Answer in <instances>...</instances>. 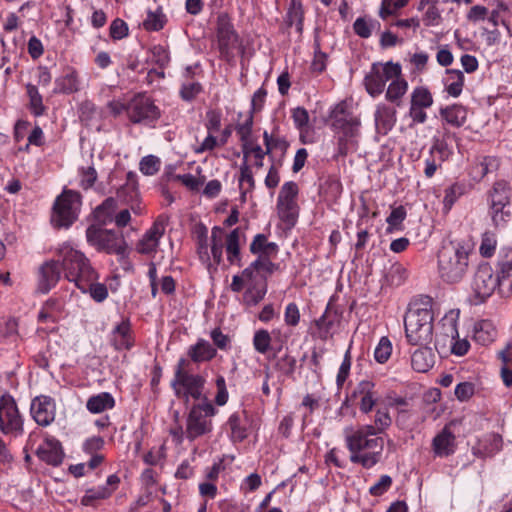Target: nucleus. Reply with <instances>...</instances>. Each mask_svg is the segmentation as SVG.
I'll list each match as a JSON object with an SVG mask.
<instances>
[{"label": "nucleus", "mask_w": 512, "mask_h": 512, "mask_svg": "<svg viewBox=\"0 0 512 512\" xmlns=\"http://www.w3.org/2000/svg\"><path fill=\"white\" fill-rule=\"evenodd\" d=\"M272 336L269 331L259 329L255 331L253 336V347L260 354H266L270 349Z\"/></svg>", "instance_id": "4d7b16f0"}, {"label": "nucleus", "mask_w": 512, "mask_h": 512, "mask_svg": "<svg viewBox=\"0 0 512 512\" xmlns=\"http://www.w3.org/2000/svg\"><path fill=\"white\" fill-rule=\"evenodd\" d=\"M216 30L219 47L223 52L227 53L229 50L236 47L238 43V35L234 30L230 17L227 14L222 13L218 15Z\"/></svg>", "instance_id": "412c9836"}, {"label": "nucleus", "mask_w": 512, "mask_h": 512, "mask_svg": "<svg viewBox=\"0 0 512 512\" xmlns=\"http://www.w3.org/2000/svg\"><path fill=\"white\" fill-rule=\"evenodd\" d=\"M278 246L274 242H268L263 234H257L250 244V251L260 256H270L277 253Z\"/></svg>", "instance_id": "c03bdc74"}, {"label": "nucleus", "mask_w": 512, "mask_h": 512, "mask_svg": "<svg viewBox=\"0 0 512 512\" xmlns=\"http://www.w3.org/2000/svg\"><path fill=\"white\" fill-rule=\"evenodd\" d=\"M439 0H419L417 10L422 12V22L427 27L439 26L442 22V11L438 7Z\"/></svg>", "instance_id": "c756f323"}, {"label": "nucleus", "mask_w": 512, "mask_h": 512, "mask_svg": "<svg viewBox=\"0 0 512 512\" xmlns=\"http://www.w3.org/2000/svg\"><path fill=\"white\" fill-rule=\"evenodd\" d=\"M435 363V355L429 345L420 346L411 356L412 368L421 373L428 372Z\"/></svg>", "instance_id": "7c9ffc66"}, {"label": "nucleus", "mask_w": 512, "mask_h": 512, "mask_svg": "<svg viewBox=\"0 0 512 512\" xmlns=\"http://www.w3.org/2000/svg\"><path fill=\"white\" fill-rule=\"evenodd\" d=\"M86 239L87 242L98 251L116 255L125 254L126 242L122 235L113 230L90 225L86 230Z\"/></svg>", "instance_id": "f8f14e48"}, {"label": "nucleus", "mask_w": 512, "mask_h": 512, "mask_svg": "<svg viewBox=\"0 0 512 512\" xmlns=\"http://www.w3.org/2000/svg\"><path fill=\"white\" fill-rule=\"evenodd\" d=\"M442 336L444 337L443 345L446 344V340L453 341L459 336L457 328V318L451 312L446 314L441 320Z\"/></svg>", "instance_id": "de8ad7c7"}, {"label": "nucleus", "mask_w": 512, "mask_h": 512, "mask_svg": "<svg viewBox=\"0 0 512 512\" xmlns=\"http://www.w3.org/2000/svg\"><path fill=\"white\" fill-rule=\"evenodd\" d=\"M26 90L29 97V105L32 113L35 116H41L45 111V106L43 105V99L37 87L29 83L26 85Z\"/></svg>", "instance_id": "864d4df0"}, {"label": "nucleus", "mask_w": 512, "mask_h": 512, "mask_svg": "<svg viewBox=\"0 0 512 512\" xmlns=\"http://www.w3.org/2000/svg\"><path fill=\"white\" fill-rule=\"evenodd\" d=\"M489 216L495 227H505L512 218L510 189L506 182H496L490 193Z\"/></svg>", "instance_id": "9b49d317"}, {"label": "nucleus", "mask_w": 512, "mask_h": 512, "mask_svg": "<svg viewBox=\"0 0 512 512\" xmlns=\"http://www.w3.org/2000/svg\"><path fill=\"white\" fill-rule=\"evenodd\" d=\"M228 426L234 440L242 441L247 437L246 428L242 425L240 416L237 413H234L229 417Z\"/></svg>", "instance_id": "e2e57ef3"}, {"label": "nucleus", "mask_w": 512, "mask_h": 512, "mask_svg": "<svg viewBox=\"0 0 512 512\" xmlns=\"http://www.w3.org/2000/svg\"><path fill=\"white\" fill-rule=\"evenodd\" d=\"M410 103L427 109L433 105V96L426 87L419 86L413 89Z\"/></svg>", "instance_id": "3c124183"}, {"label": "nucleus", "mask_w": 512, "mask_h": 512, "mask_svg": "<svg viewBox=\"0 0 512 512\" xmlns=\"http://www.w3.org/2000/svg\"><path fill=\"white\" fill-rule=\"evenodd\" d=\"M283 321L288 328H295L299 325L301 321V313L295 302H289L285 306Z\"/></svg>", "instance_id": "13d9d810"}, {"label": "nucleus", "mask_w": 512, "mask_h": 512, "mask_svg": "<svg viewBox=\"0 0 512 512\" xmlns=\"http://www.w3.org/2000/svg\"><path fill=\"white\" fill-rule=\"evenodd\" d=\"M127 116L132 123L151 125L160 118V110L150 98L137 95L127 104Z\"/></svg>", "instance_id": "dca6fc26"}, {"label": "nucleus", "mask_w": 512, "mask_h": 512, "mask_svg": "<svg viewBox=\"0 0 512 512\" xmlns=\"http://www.w3.org/2000/svg\"><path fill=\"white\" fill-rule=\"evenodd\" d=\"M62 304L58 300L49 299L45 302L42 309L38 314L39 322L46 323L52 322L56 323L59 321L62 313Z\"/></svg>", "instance_id": "58836bf2"}, {"label": "nucleus", "mask_w": 512, "mask_h": 512, "mask_svg": "<svg viewBox=\"0 0 512 512\" xmlns=\"http://www.w3.org/2000/svg\"><path fill=\"white\" fill-rule=\"evenodd\" d=\"M244 288L243 303L255 306L267 293L266 276L250 264L241 274L234 275L230 284V289L236 293Z\"/></svg>", "instance_id": "423d86ee"}, {"label": "nucleus", "mask_w": 512, "mask_h": 512, "mask_svg": "<svg viewBox=\"0 0 512 512\" xmlns=\"http://www.w3.org/2000/svg\"><path fill=\"white\" fill-rule=\"evenodd\" d=\"M166 21V17L160 7L156 10H148L147 16L143 21V28L147 31H158L163 28Z\"/></svg>", "instance_id": "49530a36"}, {"label": "nucleus", "mask_w": 512, "mask_h": 512, "mask_svg": "<svg viewBox=\"0 0 512 512\" xmlns=\"http://www.w3.org/2000/svg\"><path fill=\"white\" fill-rule=\"evenodd\" d=\"M392 353V343L387 337H382L375 350H374V358L375 360L383 364L385 363L391 356Z\"/></svg>", "instance_id": "680f3d73"}, {"label": "nucleus", "mask_w": 512, "mask_h": 512, "mask_svg": "<svg viewBox=\"0 0 512 512\" xmlns=\"http://www.w3.org/2000/svg\"><path fill=\"white\" fill-rule=\"evenodd\" d=\"M298 186L289 181L283 184L277 198V214L288 228L293 227L298 219L299 206L297 204Z\"/></svg>", "instance_id": "4468645a"}, {"label": "nucleus", "mask_w": 512, "mask_h": 512, "mask_svg": "<svg viewBox=\"0 0 512 512\" xmlns=\"http://www.w3.org/2000/svg\"><path fill=\"white\" fill-rule=\"evenodd\" d=\"M380 26L379 22L370 18L358 17L354 24L353 29L356 35L361 38H369L374 29Z\"/></svg>", "instance_id": "8fccbe9b"}, {"label": "nucleus", "mask_w": 512, "mask_h": 512, "mask_svg": "<svg viewBox=\"0 0 512 512\" xmlns=\"http://www.w3.org/2000/svg\"><path fill=\"white\" fill-rule=\"evenodd\" d=\"M252 126H253V117L249 115L242 123H239L236 126V132L241 141V147H247V145L253 143L251 140L252 134Z\"/></svg>", "instance_id": "bf43d9fd"}, {"label": "nucleus", "mask_w": 512, "mask_h": 512, "mask_svg": "<svg viewBox=\"0 0 512 512\" xmlns=\"http://www.w3.org/2000/svg\"><path fill=\"white\" fill-rule=\"evenodd\" d=\"M130 322L123 320L112 331V342L117 350L129 349L132 346Z\"/></svg>", "instance_id": "4c0bfd02"}, {"label": "nucleus", "mask_w": 512, "mask_h": 512, "mask_svg": "<svg viewBox=\"0 0 512 512\" xmlns=\"http://www.w3.org/2000/svg\"><path fill=\"white\" fill-rule=\"evenodd\" d=\"M61 260L65 278L74 282L77 287L87 285L89 281L98 280L97 271L92 267L90 260L83 252L74 248L70 243L64 242L56 249Z\"/></svg>", "instance_id": "39448f33"}, {"label": "nucleus", "mask_w": 512, "mask_h": 512, "mask_svg": "<svg viewBox=\"0 0 512 512\" xmlns=\"http://www.w3.org/2000/svg\"><path fill=\"white\" fill-rule=\"evenodd\" d=\"M407 90V81L403 79L401 75L397 76V78L390 80V84L387 88L385 98L386 100L395 103L396 105H400V101L402 97L406 94Z\"/></svg>", "instance_id": "ea45409f"}, {"label": "nucleus", "mask_w": 512, "mask_h": 512, "mask_svg": "<svg viewBox=\"0 0 512 512\" xmlns=\"http://www.w3.org/2000/svg\"><path fill=\"white\" fill-rule=\"evenodd\" d=\"M392 424V418L390 416L388 407H378L376 409L373 423L364 425L366 430L370 432V434H382L384 433Z\"/></svg>", "instance_id": "c9c22d12"}, {"label": "nucleus", "mask_w": 512, "mask_h": 512, "mask_svg": "<svg viewBox=\"0 0 512 512\" xmlns=\"http://www.w3.org/2000/svg\"><path fill=\"white\" fill-rule=\"evenodd\" d=\"M81 208V195L73 190H64L53 205L51 223L56 228H68L78 218Z\"/></svg>", "instance_id": "9d476101"}, {"label": "nucleus", "mask_w": 512, "mask_h": 512, "mask_svg": "<svg viewBox=\"0 0 512 512\" xmlns=\"http://www.w3.org/2000/svg\"><path fill=\"white\" fill-rule=\"evenodd\" d=\"M498 273L508 287L512 288V248L504 249L498 262Z\"/></svg>", "instance_id": "79ce46f5"}, {"label": "nucleus", "mask_w": 512, "mask_h": 512, "mask_svg": "<svg viewBox=\"0 0 512 512\" xmlns=\"http://www.w3.org/2000/svg\"><path fill=\"white\" fill-rule=\"evenodd\" d=\"M185 359L181 358L175 368L174 378L171 386L175 395L185 402L189 399L204 401L207 398L204 394L205 378L199 374H191L184 370Z\"/></svg>", "instance_id": "6e6552de"}, {"label": "nucleus", "mask_w": 512, "mask_h": 512, "mask_svg": "<svg viewBox=\"0 0 512 512\" xmlns=\"http://www.w3.org/2000/svg\"><path fill=\"white\" fill-rule=\"evenodd\" d=\"M392 486V478L389 475H382L379 480L370 487L369 493L372 496H382Z\"/></svg>", "instance_id": "774afa93"}, {"label": "nucleus", "mask_w": 512, "mask_h": 512, "mask_svg": "<svg viewBox=\"0 0 512 512\" xmlns=\"http://www.w3.org/2000/svg\"><path fill=\"white\" fill-rule=\"evenodd\" d=\"M345 442L350 451V461L361 464L364 468H371L381 458L384 449V440L376 434H370L365 426L354 430L347 427L344 430Z\"/></svg>", "instance_id": "20e7f679"}, {"label": "nucleus", "mask_w": 512, "mask_h": 512, "mask_svg": "<svg viewBox=\"0 0 512 512\" xmlns=\"http://www.w3.org/2000/svg\"><path fill=\"white\" fill-rule=\"evenodd\" d=\"M164 233V222L159 219L156 220L137 242L136 251L144 255L156 253L160 239L163 237Z\"/></svg>", "instance_id": "aec40b11"}, {"label": "nucleus", "mask_w": 512, "mask_h": 512, "mask_svg": "<svg viewBox=\"0 0 512 512\" xmlns=\"http://www.w3.org/2000/svg\"><path fill=\"white\" fill-rule=\"evenodd\" d=\"M474 340L481 345H489L497 337L495 325L489 320H481L474 326Z\"/></svg>", "instance_id": "f704fd0d"}, {"label": "nucleus", "mask_w": 512, "mask_h": 512, "mask_svg": "<svg viewBox=\"0 0 512 512\" xmlns=\"http://www.w3.org/2000/svg\"><path fill=\"white\" fill-rule=\"evenodd\" d=\"M432 451L436 457L444 458L455 453L456 437L449 425L444 428L433 438Z\"/></svg>", "instance_id": "393cba45"}, {"label": "nucleus", "mask_w": 512, "mask_h": 512, "mask_svg": "<svg viewBox=\"0 0 512 512\" xmlns=\"http://www.w3.org/2000/svg\"><path fill=\"white\" fill-rule=\"evenodd\" d=\"M160 159L154 155H148L141 159L139 163L140 171L147 176L155 175L160 170Z\"/></svg>", "instance_id": "0e129e2a"}, {"label": "nucleus", "mask_w": 512, "mask_h": 512, "mask_svg": "<svg viewBox=\"0 0 512 512\" xmlns=\"http://www.w3.org/2000/svg\"><path fill=\"white\" fill-rule=\"evenodd\" d=\"M465 77L458 69H447L443 78L445 91L452 97L457 98L463 91Z\"/></svg>", "instance_id": "2f4dec72"}, {"label": "nucleus", "mask_w": 512, "mask_h": 512, "mask_svg": "<svg viewBox=\"0 0 512 512\" xmlns=\"http://www.w3.org/2000/svg\"><path fill=\"white\" fill-rule=\"evenodd\" d=\"M83 293H89L91 298L96 302H103L108 297V290L106 285L96 281H89L87 285H80L78 287Z\"/></svg>", "instance_id": "603ef678"}, {"label": "nucleus", "mask_w": 512, "mask_h": 512, "mask_svg": "<svg viewBox=\"0 0 512 512\" xmlns=\"http://www.w3.org/2000/svg\"><path fill=\"white\" fill-rule=\"evenodd\" d=\"M451 155L452 150L444 140L434 139L429 153L424 159V175L427 178H432L437 169L440 168Z\"/></svg>", "instance_id": "6ab92c4d"}, {"label": "nucleus", "mask_w": 512, "mask_h": 512, "mask_svg": "<svg viewBox=\"0 0 512 512\" xmlns=\"http://www.w3.org/2000/svg\"><path fill=\"white\" fill-rule=\"evenodd\" d=\"M36 455L40 460L52 466L60 465L64 457L61 443L55 437L48 435L36 449Z\"/></svg>", "instance_id": "4be33fe9"}, {"label": "nucleus", "mask_w": 512, "mask_h": 512, "mask_svg": "<svg viewBox=\"0 0 512 512\" xmlns=\"http://www.w3.org/2000/svg\"><path fill=\"white\" fill-rule=\"evenodd\" d=\"M38 286L42 293H48L60 280L59 261L48 260L39 267Z\"/></svg>", "instance_id": "a878e982"}, {"label": "nucleus", "mask_w": 512, "mask_h": 512, "mask_svg": "<svg viewBox=\"0 0 512 512\" xmlns=\"http://www.w3.org/2000/svg\"><path fill=\"white\" fill-rule=\"evenodd\" d=\"M116 209V201L113 198H107L101 205H99L94 215L97 221L106 224L112 220L113 213Z\"/></svg>", "instance_id": "5fc2aeb1"}, {"label": "nucleus", "mask_w": 512, "mask_h": 512, "mask_svg": "<svg viewBox=\"0 0 512 512\" xmlns=\"http://www.w3.org/2000/svg\"><path fill=\"white\" fill-rule=\"evenodd\" d=\"M465 185L462 183H454L445 189L443 199V211L448 213L458 198L465 193Z\"/></svg>", "instance_id": "09e8293b"}, {"label": "nucleus", "mask_w": 512, "mask_h": 512, "mask_svg": "<svg viewBox=\"0 0 512 512\" xmlns=\"http://www.w3.org/2000/svg\"><path fill=\"white\" fill-rule=\"evenodd\" d=\"M119 483L120 478L117 475H109L105 484L89 488L85 491V494L81 498V504L84 506H90L96 500H102L110 497L117 489Z\"/></svg>", "instance_id": "b1692460"}, {"label": "nucleus", "mask_w": 512, "mask_h": 512, "mask_svg": "<svg viewBox=\"0 0 512 512\" xmlns=\"http://www.w3.org/2000/svg\"><path fill=\"white\" fill-rule=\"evenodd\" d=\"M442 119L453 127H461L467 119V109L460 104H453L440 109Z\"/></svg>", "instance_id": "72a5a7b5"}, {"label": "nucleus", "mask_w": 512, "mask_h": 512, "mask_svg": "<svg viewBox=\"0 0 512 512\" xmlns=\"http://www.w3.org/2000/svg\"><path fill=\"white\" fill-rule=\"evenodd\" d=\"M351 398L356 401L359 410L364 413H370L380 399V394L376 390L373 381L365 379L357 383L352 391Z\"/></svg>", "instance_id": "a211bd4d"}, {"label": "nucleus", "mask_w": 512, "mask_h": 512, "mask_svg": "<svg viewBox=\"0 0 512 512\" xmlns=\"http://www.w3.org/2000/svg\"><path fill=\"white\" fill-rule=\"evenodd\" d=\"M407 3L408 0H382L379 16L385 20L389 16L396 14L398 10L405 7Z\"/></svg>", "instance_id": "052dcab7"}, {"label": "nucleus", "mask_w": 512, "mask_h": 512, "mask_svg": "<svg viewBox=\"0 0 512 512\" xmlns=\"http://www.w3.org/2000/svg\"><path fill=\"white\" fill-rule=\"evenodd\" d=\"M497 247V238L496 234L492 231H485L481 237V244L479 247V252L481 256L485 258H490L494 255Z\"/></svg>", "instance_id": "6e6d98bb"}, {"label": "nucleus", "mask_w": 512, "mask_h": 512, "mask_svg": "<svg viewBox=\"0 0 512 512\" xmlns=\"http://www.w3.org/2000/svg\"><path fill=\"white\" fill-rule=\"evenodd\" d=\"M239 189L241 195L244 197L248 192H251L255 187L254 177L251 167L243 161L240 165V175L238 178Z\"/></svg>", "instance_id": "a18cd8bd"}, {"label": "nucleus", "mask_w": 512, "mask_h": 512, "mask_svg": "<svg viewBox=\"0 0 512 512\" xmlns=\"http://www.w3.org/2000/svg\"><path fill=\"white\" fill-rule=\"evenodd\" d=\"M374 121L376 131L382 135H386L392 130L396 123L395 108L384 103H379L374 113Z\"/></svg>", "instance_id": "cd10ccee"}, {"label": "nucleus", "mask_w": 512, "mask_h": 512, "mask_svg": "<svg viewBox=\"0 0 512 512\" xmlns=\"http://www.w3.org/2000/svg\"><path fill=\"white\" fill-rule=\"evenodd\" d=\"M505 285L500 280L499 273L495 277L493 270L488 264L480 265L474 275L472 287L480 298L489 297L497 286Z\"/></svg>", "instance_id": "f3484780"}, {"label": "nucleus", "mask_w": 512, "mask_h": 512, "mask_svg": "<svg viewBox=\"0 0 512 512\" xmlns=\"http://www.w3.org/2000/svg\"><path fill=\"white\" fill-rule=\"evenodd\" d=\"M401 66L392 62L374 63L364 78V85L369 95L377 97L383 93L386 83L401 75Z\"/></svg>", "instance_id": "ddd939ff"}, {"label": "nucleus", "mask_w": 512, "mask_h": 512, "mask_svg": "<svg viewBox=\"0 0 512 512\" xmlns=\"http://www.w3.org/2000/svg\"><path fill=\"white\" fill-rule=\"evenodd\" d=\"M406 218V210L403 206H398L392 209L390 215L387 217L386 221L388 223V231H393L394 229H398L400 224Z\"/></svg>", "instance_id": "69168bd1"}, {"label": "nucleus", "mask_w": 512, "mask_h": 512, "mask_svg": "<svg viewBox=\"0 0 512 512\" xmlns=\"http://www.w3.org/2000/svg\"><path fill=\"white\" fill-rule=\"evenodd\" d=\"M0 431L13 437L23 433V418L10 395H3L0 398Z\"/></svg>", "instance_id": "2eb2a0df"}, {"label": "nucleus", "mask_w": 512, "mask_h": 512, "mask_svg": "<svg viewBox=\"0 0 512 512\" xmlns=\"http://www.w3.org/2000/svg\"><path fill=\"white\" fill-rule=\"evenodd\" d=\"M196 243L199 259L208 269L216 268L221 263L224 247L228 262L231 265H241L239 228L227 234L223 228L214 226L209 237L207 228L201 226L197 230Z\"/></svg>", "instance_id": "f257e3e1"}, {"label": "nucleus", "mask_w": 512, "mask_h": 512, "mask_svg": "<svg viewBox=\"0 0 512 512\" xmlns=\"http://www.w3.org/2000/svg\"><path fill=\"white\" fill-rule=\"evenodd\" d=\"M215 414L216 409L208 398L193 405L186 419L185 437L189 441H194L209 434L213 429L211 418Z\"/></svg>", "instance_id": "1a4fd4ad"}, {"label": "nucleus", "mask_w": 512, "mask_h": 512, "mask_svg": "<svg viewBox=\"0 0 512 512\" xmlns=\"http://www.w3.org/2000/svg\"><path fill=\"white\" fill-rule=\"evenodd\" d=\"M288 26H295L296 31L301 33L303 30L304 8L301 0H290L286 15Z\"/></svg>", "instance_id": "a19ab883"}, {"label": "nucleus", "mask_w": 512, "mask_h": 512, "mask_svg": "<svg viewBox=\"0 0 512 512\" xmlns=\"http://www.w3.org/2000/svg\"><path fill=\"white\" fill-rule=\"evenodd\" d=\"M55 91L61 93H73L79 90L78 74L75 70L69 69L65 75L55 80Z\"/></svg>", "instance_id": "37998d69"}, {"label": "nucleus", "mask_w": 512, "mask_h": 512, "mask_svg": "<svg viewBox=\"0 0 512 512\" xmlns=\"http://www.w3.org/2000/svg\"><path fill=\"white\" fill-rule=\"evenodd\" d=\"M503 448L502 436L497 433L485 435L472 447V454L478 458H491Z\"/></svg>", "instance_id": "bb28decb"}, {"label": "nucleus", "mask_w": 512, "mask_h": 512, "mask_svg": "<svg viewBox=\"0 0 512 512\" xmlns=\"http://www.w3.org/2000/svg\"><path fill=\"white\" fill-rule=\"evenodd\" d=\"M432 300L429 297L414 301L404 316L405 336L414 346L430 345L433 341Z\"/></svg>", "instance_id": "7ed1b4c3"}, {"label": "nucleus", "mask_w": 512, "mask_h": 512, "mask_svg": "<svg viewBox=\"0 0 512 512\" xmlns=\"http://www.w3.org/2000/svg\"><path fill=\"white\" fill-rule=\"evenodd\" d=\"M216 349L204 339H199L188 349V356L195 363L210 361L216 356Z\"/></svg>", "instance_id": "473e14b6"}, {"label": "nucleus", "mask_w": 512, "mask_h": 512, "mask_svg": "<svg viewBox=\"0 0 512 512\" xmlns=\"http://www.w3.org/2000/svg\"><path fill=\"white\" fill-rule=\"evenodd\" d=\"M332 128L338 134L340 151L344 153L359 135L360 119L347 111L345 103L337 104L331 111Z\"/></svg>", "instance_id": "0eeeda50"}, {"label": "nucleus", "mask_w": 512, "mask_h": 512, "mask_svg": "<svg viewBox=\"0 0 512 512\" xmlns=\"http://www.w3.org/2000/svg\"><path fill=\"white\" fill-rule=\"evenodd\" d=\"M473 245L468 240H452L442 245L437 255L439 277L446 283H458L466 275Z\"/></svg>", "instance_id": "f03ea898"}, {"label": "nucleus", "mask_w": 512, "mask_h": 512, "mask_svg": "<svg viewBox=\"0 0 512 512\" xmlns=\"http://www.w3.org/2000/svg\"><path fill=\"white\" fill-rule=\"evenodd\" d=\"M110 36L114 40H121L128 36V25L125 21L120 18H116L112 21L110 28Z\"/></svg>", "instance_id": "338daca9"}, {"label": "nucleus", "mask_w": 512, "mask_h": 512, "mask_svg": "<svg viewBox=\"0 0 512 512\" xmlns=\"http://www.w3.org/2000/svg\"><path fill=\"white\" fill-rule=\"evenodd\" d=\"M31 414L39 425H50L55 419L54 400L49 396L36 397L31 404Z\"/></svg>", "instance_id": "5701e85b"}, {"label": "nucleus", "mask_w": 512, "mask_h": 512, "mask_svg": "<svg viewBox=\"0 0 512 512\" xmlns=\"http://www.w3.org/2000/svg\"><path fill=\"white\" fill-rule=\"evenodd\" d=\"M115 406L113 396L108 392H101L97 395L91 396L86 403V408L93 414L102 413L110 410Z\"/></svg>", "instance_id": "e433bc0d"}, {"label": "nucleus", "mask_w": 512, "mask_h": 512, "mask_svg": "<svg viewBox=\"0 0 512 512\" xmlns=\"http://www.w3.org/2000/svg\"><path fill=\"white\" fill-rule=\"evenodd\" d=\"M263 138L266 147L265 150L255 142L247 145V147L242 148L243 161H246V163H248V158L252 156L255 160L254 165L257 168L263 167L264 157L270 154L273 149V139L266 131L263 134Z\"/></svg>", "instance_id": "c85d7f7f"}]
</instances>
